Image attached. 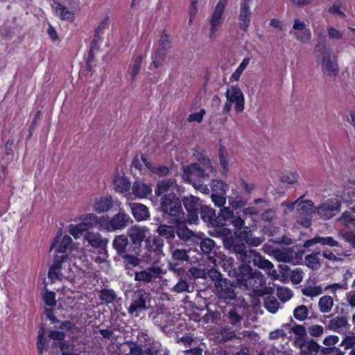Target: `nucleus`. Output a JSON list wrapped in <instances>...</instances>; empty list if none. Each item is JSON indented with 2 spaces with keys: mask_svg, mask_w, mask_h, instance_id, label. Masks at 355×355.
<instances>
[{
  "mask_svg": "<svg viewBox=\"0 0 355 355\" xmlns=\"http://www.w3.org/2000/svg\"><path fill=\"white\" fill-rule=\"evenodd\" d=\"M177 187L173 178L162 180L157 184L155 189L156 196H160L161 209L164 218L171 222H184V213L179 198L173 193Z\"/></svg>",
  "mask_w": 355,
  "mask_h": 355,
  "instance_id": "nucleus-1",
  "label": "nucleus"
},
{
  "mask_svg": "<svg viewBox=\"0 0 355 355\" xmlns=\"http://www.w3.org/2000/svg\"><path fill=\"white\" fill-rule=\"evenodd\" d=\"M211 227L209 234L223 239L224 247L236 254L237 259L244 263H250V256L253 250H247L245 244L241 239L233 236L232 230L226 227L227 223H210Z\"/></svg>",
  "mask_w": 355,
  "mask_h": 355,
  "instance_id": "nucleus-2",
  "label": "nucleus"
},
{
  "mask_svg": "<svg viewBox=\"0 0 355 355\" xmlns=\"http://www.w3.org/2000/svg\"><path fill=\"white\" fill-rule=\"evenodd\" d=\"M216 168L213 166L209 158H203L198 164H191L183 167L182 178L185 181H192L193 177L198 178H207L214 175Z\"/></svg>",
  "mask_w": 355,
  "mask_h": 355,
  "instance_id": "nucleus-3",
  "label": "nucleus"
},
{
  "mask_svg": "<svg viewBox=\"0 0 355 355\" xmlns=\"http://www.w3.org/2000/svg\"><path fill=\"white\" fill-rule=\"evenodd\" d=\"M151 300V295L143 288L135 291L132 295L131 304L128 309V311L131 315L139 316L141 311H146L148 309L147 303Z\"/></svg>",
  "mask_w": 355,
  "mask_h": 355,
  "instance_id": "nucleus-4",
  "label": "nucleus"
},
{
  "mask_svg": "<svg viewBox=\"0 0 355 355\" xmlns=\"http://www.w3.org/2000/svg\"><path fill=\"white\" fill-rule=\"evenodd\" d=\"M225 96L227 101L223 109V112L228 113L232 104H234V109L236 112H241L244 110V96L239 87L235 86L229 87L225 92Z\"/></svg>",
  "mask_w": 355,
  "mask_h": 355,
  "instance_id": "nucleus-5",
  "label": "nucleus"
},
{
  "mask_svg": "<svg viewBox=\"0 0 355 355\" xmlns=\"http://www.w3.org/2000/svg\"><path fill=\"white\" fill-rule=\"evenodd\" d=\"M136 346L141 349V355H158L160 352L161 344L143 331L138 333Z\"/></svg>",
  "mask_w": 355,
  "mask_h": 355,
  "instance_id": "nucleus-6",
  "label": "nucleus"
},
{
  "mask_svg": "<svg viewBox=\"0 0 355 355\" xmlns=\"http://www.w3.org/2000/svg\"><path fill=\"white\" fill-rule=\"evenodd\" d=\"M236 287L237 286H236L234 280L231 281L225 278L214 286V293L218 299L228 302L236 299L237 292L235 291Z\"/></svg>",
  "mask_w": 355,
  "mask_h": 355,
  "instance_id": "nucleus-7",
  "label": "nucleus"
},
{
  "mask_svg": "<svg viewBox=\"0 0 355 355\" xmlns=\"http://www.w3.org/2000/svg\"><path fill=\"white\" fill-rule=\"evenodd\" d=\"M340 211V202L337 198H329L316 206L315 214L322 220H330Z\"/></svg>",
  "mask_w": 355,
  "mask_h": 355,
  "instance_id": "nucleus-8",
  "label": "nucleus"
},
{
  "mask_svg": "<svg viewBox=\"0 0 355 355\" xmlns=\"http://www.w3.org/2000/svg\"><path fill=\"white\" fill-rule=\"evenodd\" d=\"M227 1L228 0H219L209 19L210 25L209 37L214 36L223 23L225 19L224 12Z\"/></svg>",
  "mask_w": 355,
  "mask_h": 355,
  "instance_id": "nucleus-9",
  "label": "nucleus"
},
{
  "mask_svg": "<svg viewBox=\"0 0 355 355\" xmlns=\"http://www.w3.org/2000/svg\"><path fill=\"white\" fill-rule=\"evenodd\" d=\"M148 234L149 230L144 226L135 225L128 230V236L130 237L132 245V250L136 254H139L141 243L148 237Z\"/></svg>",
  "mask_w": 355,
  "mask_h": 355,
  "instance_id": "nucleus-10",
  "label": "nucleus"
},
{
  "mask_svg": "<svg viewBox=\"0 0 355 355\" xmlns=\"http://www.w3.org/2000/svg\"><path fill=\"white\" fill-rule=\"evenodd\" d=\"M234 225V234L241 241H245L248 245L258 246L263 243V236H253L252 230L245 223H233Z\"/></svg>",
  "mask_w": 355,
  "mask_h": 355,
  "instance_id": "nucleus-11",
  "label": "nucleus"
},
{
  "mask_svg": "<svg viewBox=\"0 0 355 355\" xmlns=\"http://www.w3.org/2000/svg\"><path fill=\"white\" fill-rule=\"evenodd\" d=\"M252 268L247 265H241L236 268L229 270V275L234 277V283L237 288L243 290L248 288L249 279L252 273Z\"/></svg>",
  "mask_w": 355,
  "mask_h": 355,
  "instance_id": "nucleus-12",
  "label": "nucleus"
},
{
  "mask_svg": "<svg viewBox=\"0 0 355 355\" xmlns=\"http://www.w3.org/2000/svg\"><path fill=\"white\" fill-rule=\"evenodd\" d=\"M322 72L329 76H335L338 72V67L335 55L330 51H325L320 60Z\"/></svg>",
  "mask_w": 355,
  "mask_h": 355,
  "instance_id": "nucleus-13",
  "label": "nucleus"
},
{
  "mask_svg": "<svg viewBox=\"0 0 355 355\" xmlns=\"http://www.w3.org/2000/svg\"><path fill=\"white\" fill-rule=\"evenodd\" d=\"M84 239L92 248L98 249L100 254H103L106 257H108L107 250V239L102 238L99 233L91 232H86L84 234Z\"/></svg>",
  "mask_w": 355,
  "mask_h": 355,
  "instance_id": "nucleus-14",
  "label": "nucleus"
},
{
  "mask_svg": "<svg viewBox=\"0 0 355 355\" xmlns=\"http://www.w3.org/2000/svg\"><path fill=\"white\" fill-rule=\"evenodd\" d=\"M290 34L302 43H307L311 37V31L306 24L298 19L294 20Z\"/></svg>",
  "mask_w": 355,
  "mask_h": 355,
  "instance_id": "nucleus-15",
  "label": "nucleus"
},
{
  "mask_svg": "<svg viewBox=\"0 0 355 355\" xmlns=\"http://www.w3.org/2000/svg\"><path fill=\"white\" fill-rule=\"evenodd\" d=\"M265 285L266 279L263 274L258 270H253L248 282V288L245 290L251 291L261 296L264 294L262 288L265 287Z\"/></svg>",
  "mask_w": 355,
  "mask_h": 355,
  "instance_id": "nucleus-16",
  "label": "nucleus"
},
{
  "mask_svg": "<svg viewBox=\"0 0 355 355\" xmlns=\"http://www.w3.org/2000/svg\"><path fill=\"white\" fill-rule=\"evenodd\" d=\"M162 270L159 267L152 266L145 270L135 272V280L145 284L151 283L160 276Z\"/></svg>",
  "mask_w": 355,
  "mask_h": 355,
  "instance_id": "nucleus-17",
  "label": "nucleus"
},
{
  "mask_svg": "<svg viewBox=\"0 0 355 355\" xmlns=\"http://www.w3.org/2000/svg\"><path fill=\"white\" fill-rule=\"evenodd\" d=\"M175 233L178 238L184 241H192L194 243H198L200 239L201 232H196L188 228L186 223H175Z\"/></svg>",
  "mask_w": 355,
  "mask_h": 355,
  "instance_id": "nucleus-18",
  "label": "nucleus"
},
{
  "mask_svg": "<svg viewBox=\"0 0 355 355\" xmlns=\"http://www.w3.org/2000/svg\"><path fill=\"white\" fill-rule=\"evenodd\" d=\"M68 259L67 254H58L54 257L53 263L50 267L48 272L49 278L51 279V281L61 280V277L62 276L60 272V270L62 269V263Z\"/></svg>",
  "mask_w": 355,
  "mask_h": 355,
  "instance_id": "nucleus-19",
  "label": "nucleus"
},
{
  "mask_svg": "<svg viewBox=\"0 0 355 355\" xmlns=\"http://www.w3.org/2000/svg\"><path fill=\"white\" fill-rule=\"evenodd\" d=\"M199 201L200 198L193 195L184 197L182 202L189 216L188 220L186 221L184 219V222H193L198 220V210L200 206Z\"/></svg>",
  "mask_w": 355,
  "mask_h": 355,
  "instance_id": "nucleus-20",
  "label": "nucleus"
},
{
  "mask_svg": "<svg viewBox=\"0 0 355 355\" xmlns=\"http://www.w3.org/2000/svg\"><path fill=\"white\" fill-rule=\"evenodd\" d=\"M283 327L289 328L290 332H293L296 336L293 342L295 347L309 338L306 328L303 325L297 324L292 318L289 323L284 324Z\"/></svg>",
  "mask_w": 355,
  "mask_h": 355,
  "instance_id": "nucleus-21",
  "label": "nucleus"
},
{
  "mask_svg": "<svg viewBox=\"0 0 355 355\" xmlns=\"http://www.w3.org/2000/svg\"><path fill=\"white\" fill-rule=\"evenodd\" d=\"M304 195L297 199V207L296 211L300 216L306 218H311L313 214H315L316 206L312 200L304 199Z\"/></svg>",
  "mask_w": 355,
  "mask_h": 355,
  "instance_id": "nucleus-22",
  "label": "nucleus"
},
{
  "mask_svg": "<svg viewBox=\"0 0 355 355\" xmlns=\"http://www.w3.org/2000/svg\"><path fill=\"white\" fill-rule=\"evenodd\" d=\"M113 206L112 198L110 195L106 194L96 197L93 202V209L97 214H103L108 211Z\"/></svg>",
  "mask_w": 355,
  "mask_h": 355,
  "instance_id": "nucleus-23",
  "label": "nucleus"
},
{
  "mask_svg": "<svg viewBox=\"0 0 355 355\" xmlns=\"http://www.w3.org/2000/svg\"><path fill=\"white\" fill-rule=\"evenodd\" d=\"M252 3L241 1L240 12L239 15V24L240 28L246 31L250 26L252 12L250 6Z\"/></svg>",
  "mask_w": 355,
  "mask_h": 355,
  "instance_id": "nucleus-24",
  "label": "nucleus"
},
{
  "mask_svg": "<svg viewBox=\"0 0 355 355\" xmlns=\"http://www.w3.org/2000/svg\"><path fill=\"white\" fill-rule=\"evenodd\" d=\"M296 348L300 350V355H318L320 345L315 339L309 337Z\"/></svg>",
  "mask_w": 355,
  "mask_h": 355,
  "instance_id": "nucleus-25",
  "label": "nucleus"
},
{
  "mask_svg": "<svg viewBox=\"0 0 355 355\" xmlns=\"http://www.w3.org/2000/svg\"><path fill=\"white\" fill-rule=\"evenodd\" d=\"M244 311L241 309V305H237L230 309L225 314L226 321L233 327H239L241 326V321L244 319Z\"/></svg>",
  "mask_w": 355,
  "mask_h": 355,
  "instance_id": "nucleus-26",
  "label": "nucleus"
},
{
  "mask_svg": "<svg viewBox=\"0 0 355 355\" xmlns=\"http://www.w3.org/2000/svg\"><path fill=\"white\" fill-rule=\"evenodd\" d=\"M51 7L54 14L60 19L67 21H71L73 19V12L70 11L67 7L58 2V1L53 0Z\"/></svg>",
  "mask_w": 355,
  "mask_h": 355,
  "instance_id": "nucleus-27",
  "label": "nucleus"
},
{
  "mask_svg": "<svg viewBox=\"0 0 355 355\" xmlns=\"http://www.w3.org/2000/svg\"><path fill=\"white\" fill-rule=\"evenodd\" d=\"M128 243L129 241L128 237L122 234L115 236L112 245L117 254L120 257H122L128 252L132 251V247H130L128 250Z\"/></svg>",
  "mask_w": 355,
  "mask_h": 355,
  "instance_id": "nucleus-28",
  "label": "nucleus"
},
{
  "mask_svg": "<svg viewBox=\"0 0 355 355\" xmlns=\"http://www.w3.org/2000/svg\"><path fill=\"white\" fill-rule=\"evenodd\" d=\"M145 244L149 252H154L157 254L162 252L164 241L159 236H155L153 238L148 236L145 241Z\"/></svg>",
  "mask_w": 355,
  "mask_h": 355,
  "instance_id": "nucleus-29",
  "label": "nucleus"
},
{
  "mask_svg": "<svg viewBox=\"0 0 355 355\" xmlns=\"http://www.w3.org/2000/svg\"><path fill=\"white\" fill-rule=\"evenodd\" d=\"M133 216L137 221L146 220L149 218L150 213L146 206L140 203L130 204Z\"/></svg>",
  "mask_w": 355,
  "mask_h": 355,
  "instance_id": "nucleus-30",
  "label": "nucleus"
},
{
  "mask_svg": "<svg viewBox=\"0 0 355 355\" xmlns=\"http://www.w3.org/2000/svg\"><path fill=\"white\" fill-rule=\"evenodd\" d=\"M71 243L72 239L69 235H64L60 243L58 241V236H56L51 245L50 251L55 248L56 253L67 254V250Z\"/></svg>",
  "mask_w": 355,
  "mask_h": 355,
  "instance_id": "nucleus-31",
  "label": "nucleus"
},
{
  "mask_svg": "<svg viewBox=\"0 0 355 355\" xmlns=\"http://www.w3.org/2000/svg\"><path fill=\"white\" fill-rule=\"evenodd\" d=\"M112 183L114 189L118 193L127 192L131 187V182L128 178L119 174L114 177Z\"/></svg>",
  "mask_w": 355,
  "mask_h": 355,
  "instance_id": "nucleus-32",
  "label": "nucleus"
},
{
  "mask_svg": "<svg viewBox=\"0 0 355 355\" xmlns=\"http://www.w3.org/2000/svg\"><path fill=\"white\" fill-rule=\"evenodd\" d=\"M132 191L136 198H144L151 193L152 188L150 184L136 181L132 187Z\"/></svg>",
  "mask_w": 355,
  "mask_h": 355,
  "instance_id": "nucleus-33",
  "label": "nucleus"
},
{
  "mask_svg": "<svg viewBox=\"0 0 355 355\" xmlns=\"http://www.w3.org/2000/svg\"><path fill=\"white\" fill-rule=\"evenodd\" d=\"M317 243H321L323 245L338 246V241H334L332 237L328 236L323 238L317 236L311 239L306 240L304 244V247L309 248Z\"/></svg>",
  "mask_w": 355,
  "mask_h": 355,
  "instance_id": "nucleus-34",
  "label": "nucleus"
},
{
  "mask_svg": "<svg viewBox=\"0 0 355 355\" xmlns=\"http://www.w3.org/2000/svg\"><path fill=\"white\" fill-rule=\"evenodd\" d=\"M253 263L254 266L259 267L261 269H272L273 264L268 260L264 259L255 250L252 253L250 256V263Z\"/></svg>",
  "mask_w": 355,
  "mask_h": 355,
  "instance_id": "nucleus-35",
  "label": "nucleus"
},
{
  "mask_svg": "<svg viewBox=\"0 0 355 355\" xmlns=\"http://www.w3.org/2000/svg\"><path fill=\"white\" fill-rule=\"evenodd\" d=\"M205 234L201 232L200 239L198 240V245L200 250L204 254L209 255L216 247L214 240L210 238H204Z\"/></svg>",
  "mask_w": 355,
  "mask_h": 355,
  "instance_id": "nucleus-36",
  "label": "nucleus"
},
{
  "mask_svg": "<svg viewBox=\"0 0 355 355\" xmlns=\"http://www.w3.org/2000/svg\"><path fill=\"white\" fill-rule=\"evenodd\" d=\"M166 53L163 49H155V52L152 55V63L149 66V69L153 70V68H158L161 67L166 58Z\"/></svg>",
  "mask_w": 355,
  "mask_h": 355,
  "instance_id": "nucleus-37",
  "label": "nucleus"
},
{
  "mask_svg": "<svg viewBox=\"0 0 355 355\" xmlns=\"http://www.w3.org/2000/svg\"><path fill=\"white\" fill-rule=\"evenodd\" d=\"M90 227H92V223H77L74 226L71 225L69 232L75 239H78Z\"/></svg>",
  "mask_w": 355,
  "mask_h": 355,
  "instance_id": "nucleus-38",
  "label": "nucleus"
},
{
  "mask_svg": "<svg viewBox=\"0 0 355 355\" xmlns=\"http://www.w3.org/2000/svg\"><path fill=\"white\" fill-rule=\"evenodd\" d=\"M141 159L145 164V166L153 173L159 175V176H164L166 175L169 169L167 166H153L150 162H149L147 159L144 157H141Z\"/></svg>",
  "mask_w": 355,
  "mask_h": 355,
  "instance_id": "nucleus-39",
  "label": "nucleus"
},
{
  "mask_svg": "<svg viewBox=\"0 0 355 355\" xmlns=\"http://www.w3.org/2000/svg\"><path fill=\"white\" fill-rule=\"evenodd\" d=\"M200 217L204 222H216L215 210L209 206H202L200 207Z\"/></svg>",
  "mask_w": 355,
  "mask_h": 355,
  "instance_id": "nucleus-40",
  "label": "nucleus"
},
{
  "mask_svg": "<svg viewBox=\"0 0 355 355\" xmlns=\"http://www.w3.org/2000/svg\"><path fill=\"white\" fill-rule=\"evenodd\" d=\"M98 297L105 304H110L117 299V295L113 289L103 288L99 291Z\"/></svg>",
  "mask_w": 355,
  "mask_h": 355,
  "instance_id": "nucleus-41",
  "label": "nucleus"
},
{
  "mask_svg": "<svg viewBox=\"0 0 355 355\" xmlns=\"http://www.w3.org/2000/svg\"><path fill=\"white\" fill-rule=\"evenodd\" d=\"M293 250L291 248L284 250H275L274 257L278 261L290 262L293 259Z\"/></svg>",
  "mask_w": 355,
  "mask_h": 355,
  "instance_id": "nucleus-42",
  "label": "nucleus"
},
{
  "mask_svg": "<svg viewBox=\"0 0 355 355\" xmlns=\"http://www.w3.org/2000/svg\"><path fill=\"white\" fill-rule=\"evenodd\" d=\"M334 305L333 298L329 295H324L320 298L318 302L319 309L322 313H329Z\"/></svg>",
  "mask_w": 355,
  "mask_h": 355,
  "instance_id": "nucleus-43",
  "label": "nucleus"
},
{
  "mask_svg": "<svg viewBox=\"0 0 355 355\" xmlns=\"http://www.w3.org/2000/svg\"><path fill=\"white\" fill-rule=\"evenodd\" d=\"M211 188L213 193L225 195L228 190V185L220 180H213Z\"/></svg>",
  "mask_w": 355,
  "mask_h": 355,
  "instance_id": "nucleus-44",
  "label": "nucleus"
},
{
  "mask_svg": "<svg viewBox=\"0 0 355 355\" xmlns=\"http://www.w3.org/2000/svg\"><path fill=\"white\" fill-rule=\"evenodd\" d=\"M123 263L126 268H130L131 267H135L139 266L141 262V259L138 258L137 257L126 253L121 257Z\"/></svg>",
  "mask_w": 355,
  "mask_h": 355,
  "instance_id": "nucleus-45",
  "label": "nucleus"
},
{
  "mask_svg": "<svg viewBox=\"0 0 355 355\" xmlns=\"http://www.w3.org/2000/svg\"><path fill=\"white\" fill-rule=\"evenodd\" d=\"M190 257L188 252L186 250L175 248L172 250V261L174 262H183L189 261Z\"/></svg>",
  "mask_w": 355,
  "mask_h": 355,
  "instance_id": "nucleus-46",
  "label": "nucleus"
},
{
  "mask_svg": "<svg viewBox=\"0 0 355 355\" xmlns=\"http://www.w3.org/2000/svg\"><path fill=\"white\" fill-rule=\"evenodd\" d=\"M264 307L271 313H275L279 308V302L273 296H268L264 299Z\"/></svg>",
  "mask_w": 355,
  "mask_h": 355,
  "instance_id": "nucleus-47",
  "label": "nucleus"
},
{
  "mask_svg": "<svg viewBox=\"0 0 355 355\" xmlns=\"http://www.w3.org/2000/svg\"><path fill=\"white\" fill-rule=\"evenodd\" d=\"M143 58L144 56L142 55H135L132 58L129 67L130 73L132 78H135L139 73Z\"/></svg>",
  "mask_w": 355,
  "mask_h": 355,
  "instance_id": "nucleus-48",
  "label": "nucleus"
},
{
  "mask_svg": "<svg viewBox=\"0 0 355 355\" xmlns=\"http://www.w3.org/2000/svg\"><path fill=\"white\" fill-rule=\"evenodd\" d=\"M347 324V320L345 316L335 317L329 321L328 329L337 330L341 327H345Z\"/></svg>",
  "mask_w": 355,
  "mask_h": 355,
  "instance_id": "nucleus-49",
  "label": "nucleus"
},
{
  "mask_svg": "<svg viewBox=\"0 0 355 355\" xmlns=\"http://www.w3.org/2000/svg\"><path fill=\"white\" fill-rule=\"evenodd\" d=\"M157 232L159 236H164L166 239H173L175 234V227L167 225H161L157 228Z\"/></svg>",
  "mask_w": 355,
  "mask_h": 355,
  "instance_id": "nucleus-50",
  "label": "nucleus"
},
{
  "mask_svg": "<svg viewBox=\"0 0 355 355\" xmlns=\"http://www.w3.org/2000/svg\"><path fill=\"white\" fill-rule=\"evenodd\" d=\"M250 59L249 58H245L239 65L238 68L234 71L230 77L232 81H238L241 77V75L243 71L246 69L249 64Z\"/></svg>",
  "mask_w": 355,
  "mask_h": 355,
  "instance_id": "nucleus-51",
  "label": "nucleus"
},
{
  "mask_svg": "<svg viewBox=\"0 0 355 355\" xmlns=\"http://www.w3.org/2000/svg\"><path fill=\"white\" fill-rule=\"evenodd\" d=\"M319 254L320 252H318L317 253L308 254L305 257L306 265L309 268L313 270H318V268H320L321 265L318 258L317 257V255Z\"/></svg>",
  "mask_w": 355,
  "mask_h": 355,
  "instance_id": "nucleus-52",
  "label": "nucleus"
},
{
  "mask_svg": "<svg viewBox=\"0 0 355 355\" xmlns=\"http://www.w3.org/2000/svg\"><path fill=\"white\" fill-rule=\"evenodd\" d=\"M209 277L214 284V286L225 278L222 274L214 267L210 269L206 268V279Z\"/></svg>",
  "mask_w": 355,
  "mask_h": 355,
  "instance_id": "nucleus-53",
  "label": "nucleus"
},
{
  "mask_svg": "<svg viewBox=\"0 0 355 355\" xmlns=\"http://www.w3.org/2000/svg\"><path fill=\"white\" fill-rule=\"evenodd\" d=\"M45 329L43 325H40L37 336V347L39 351V355H42L45 347L46 338H44Z\"/></svg>",
  "mask_w": 355,
  "mask_h": 355,
  "instance_id": "nucleus-54",
  "label": "nucleus"
},
{
  "mask_svg": "<svg viewBox=\"0 0 355 355\" xmlns=\"http://www.w3.org/2000/svg\"><path fill=\"white\" fill-rule=\"evenodd\" d=\"M187 277H189V274L181 276L178 282L174 286L172 291L175 293L189 291V284L187 281Z\"/></svg>",
  "mask_w": 355,
  "mask_h": 355,
  "instance_id": "nucleus-55",
  "label": "nucleus"
},
{
  "mask_svg": "<svg viewBox=\"0 0 355 355\" xmlns=\"http://www.w3.org/2000/svg\"><path fill=\"white\" fill-rule=\"evenodd\" d=\"M309 315V310L305 305L297 306L293 311V315L295 319L300 321L305 320Z\"/></svg>",
  "mask_w": 355,
  "mask_h": 355,
  "instance_id": "nucleus-56",
  "label": "nucleus"
},
{
  "mask_svg": "<svg viewBox=\"0 0 355 355\" xmlns=\"http://www.w3.org/2000/svg\"><path fill=\"white\" fill-rule=\"evenodd\" d=\"M293 292L291 289L285 287L277 288V296L282 302H286L293 297Z\"/></svg>",
  "mask_w": 355,
  "mask_h": 355,
  "instance_id": "nucleus-57",
  "label": "nucleus"
},
{
  "mask_svg": "<svg viewBox=\"0 0 355 355\" xmlns=\"http://www.w3.org/2000/svg\"><path fill=\"white\" fill-rule=\"evenodd\" d=\"M322 292V290L320 286H308L302 289V293L304 295L311 297L320 295Z\"/></svg>",
  "mask_w": 355,
  "mask_h": 355,
  "instance_id": "nucleus-58",
  "label": "nucleus"
},
{
  "mask_svg": "<svg viewBox=\"0 0 355 355\" xmlns=\"http://www.w3.org/2000/svg\"><path fill=\"white\" fill-rule=\"evenodd\" d=\"M299 175L296 171H289L282 175L281 178L282 182L293 184L297 182Z\"/></svg>",
  "mask_w": 355,
  "mask_h": 355,
  "instance_id": "nucleus-59",
  "label": "nucleus"
},
{
  "mask_svg": "<svg viewBox=\"0 0 355 355\" xmlns=\"http://www.w3.org/2000/svg\"><path fill=\"white\" fill-rule=\"evenodd\" d=\"M324 327L319 324L311 325L307 329V333H309L312 338L322 336L324 334Z\"/></svg>",
  "mask_w": 355,
  "mask_h": 355,
  "instance_id": "nucleus-60",
  "label": "nucleus"
},
{
  "mask_svg": "<svg viewBox=\"0 0 355 355\" xmlns=\"http://www.w3.org/2000/svg\"><path fill=\"white\" fill-rule=\"evenodd\" d=\"M198 177H193L192 181H188L189 183L192 184L193 187L204 194H209V189L208 186L202 182H201L200 180H197L196 178Z\"/></svg>",
  "mask_w": 355,
  "mask_h": 355,
  "instance_id": "nucleus-61",
  "label": "nucleus"
},
{
  "mask_svg": "<svg viewBox=\"0 0 355 355\" xmlns=\"http://www.w3.org/2000/svg\"><path fill=\"white\" fill-rule=\"evenodd\" d=\"M262 230L264 234L275 238L279 232V227L274 226L272 223H268L264 226Z\"/></svg>",
  "mask_w": 355,
  "mask_h": 355,
  "instance_id": "nucleus-62",
  "label": "nucleus"
},
{
  "mask_svg": "<svg viewBox=\"0 0 355 355\" xmlns=\"http://www.w3.org/2000/svg\"><path fill=\"white\" fill-rule=\"evenodd\" d=\"M48 337L54 341H58V343H60L62 340L65 339L66 334L63 331L51 330L49 331Z\"/></svg>",
  "mask_w": 355,
  "mask_h": 355,
  "instance_id": "nucleus-63",
  "label": "nucleus"
},
{
  "mask_svg": "<svg viewBox=\"0 0 355 355\" xmlns=\"http://www.w3.org/2000/svg\"><path fill=\"white\" fill-rule=\"evenodd\" d=\"M211 198L214 205L218 207H223L226 203L225 195L212 193Z\"/></svg>",
  "mask_w": 355,
  "mask_h": 355,
  "instance_id": "nucleus-64",
  "label": "nucleus"
}]
</instances>
